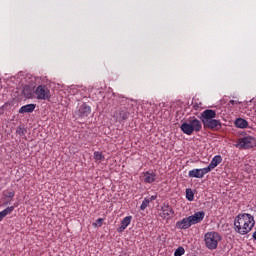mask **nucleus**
Listing matches in <instances>:
<instances>
[{
	"mask_svg": "<svg viewBox=\"0 0 256 256\" xmlns=\"http://www.w3.org/2000/svg\"><path fill=\"white\" fill-rule=\"evenodd\" d=\"M215 117H217V112L211 109L204 110L200 115L204 127L217 131L221 129V121L215 119Z\"/></svg>",
	"mask_w": 256,
	"mask_h": 256,
	"instance_id": "obj_2",
	"label": "nucleus"
},
{
	"mask_svg": "<svg viewBox=\"0 0 256 256\" xmlns=\"http://www.w3.org/2000/svg\"><path fill=\"white\" fill-rule=\"evenodd\" d=\"M103 225V218H98L93 224L94 227H101Z\"/></svg>",
	"mask_w": 256,
	"mask_h": 256,
	"instance_id": "obj_27",
	"label": "nucleus"
},
{
	"mask_svg": "<svg viewBox=\"0 0 256 256\" xmlns=\"http://www.w3.org/2000/svg\"><path fill=\"white\" fill-rule=\"evenodd\" d=\"M173 215H175L173 207L168 203H163L161 206L160 217L166 221H169Z\"/></svg>",
	"mask_w": 256,
	"mask_h": 256,
	"instance_id": "obj_9",
	"label": "nucleus"
},
{
	"mask_svg": "<svg viewBox=\"0 0 256 256\" xmlns=\"http://www.w3.org/2000/svg\"><path fill=\"white\" fill-rule=\"evenodd\" d=\"M192 107L195 111H200V109H203V103L195 100L194 102H192Z\"/></svg>",
	"mask_w": 256,
	"mask_h": 256,
	"instance_id": "obj_22",
	"label": "nucleus"
},
{
	"mask_svg": "<svg viewBox=\"0 0 256 256\" xmlns=\"http://www.w3.org/2000/svg\"><path fill=\"white\" fill-rule=\"evenodd\" d=\"M188 218L190 219L191 225H197L198 223H201V221L205 219V212H196L193 215L188 216Z\"/></svg>",
	"mask_w": 256,
	"mask_h": 256,
	"instance_id": "obj_12",
	"label": "nucleus"
},
{
	"mask_svg": "<svg viewBox=\"0 0 256 256\" xmlns=\"http://www.w3.org/2000/svg\"><path fill=\"white\" fill-rule=\"evenodd\" d=\"M223 237L215 231L207 232L204 235V243L210 251H214V249H217L219 245V241H221Z\"/></svg>",
	"mask_w": 256,
	"mask_h": 256,
	"instance_id": "obj_4",
	"label": "nucleus"
},
{
	"mask_svg": "<svg viewBox=\"0 0 256 256\" xmlns=\"http://www.w3.org/2000/svg\"><path fill=\"white\" fill-rule=\"evenodd\" d=\"M94 160L96 161V163H101V162L105 161V156L100 151H95L94 152Z\"/></svg>",
	"mask_w": 256,
	"mask_h": 256,
	"instance_id": "obj_20",
	"label": "nucleus"
},
{
	"mask_svg": "<svg viewBox=\"0 0 256 256\" xmlns=\"http://www.w3.org/2000/svg\"><path fill=\"white\" fill-rule=\"evenodd\" d=\"M236 147H240V149H253V147H256V138L247 135L238 140V144Z\"/></svg>",
	"mask_w": 256,
	"mask_h": 256,
	"instance_id": "obj_6",
	"label": "nucleus"
},
{
	"mask_svg": "<svg viewBox=\"0 0 256 256\" xmlns=\"http://www.w3.org/2000/svg\"><path fill=\"white\" fill-rule=\"evenodd\" d=\"M209 173V170L207 168H196L192 169L188 172V177L194 178V179H203L205 175Z\"/></svg>",
	"mask_w": 256,
	"mask_h": 256,
	"instance_id": "obj_10",
	"label": "nucleus"
},
{
	"mask_svg": "<svg viewBox=\"0 0 256 256\" xmlns=\"http://www.w3.org/2000/svg\"><path fill=\"white\" fill-rule=\"evenodd\" d=\"M129 110L126 107L115 108L111 113V117L116 123H125L129 119Z\"/></svg>",
	"mask_w": 256,
	"mask_h": 256,
	"instance_id": "obj_5",
	"label": "nucleus"
},
{
	"mask_svg": "<svg viewBox=\"0 0 256 256\" xmlns=\"http://www.w3.org/2000/svg\"><path fill=\"white\" fill-rule=\"evenodd\" d=\"M35 104H26L19 109L20 114L33 113L35 111Z\"/></svg>",
	"mask_w": 256,
	"mask_h": 256,
	"instance_id": "obj_18",
	"label": "nucleus"
},
{
	"mask_svg": "<svg viewBox=\"0 0 256 256\" xmlns=\"http://www.w3.org/2000/svg\"><path fill=\"white\" fill-rule=\"evenodd\" d=\"M222 161H223V157H221V155L214 156L212 158L210 164L206 167L208 173H210V171H213V169H215V167L220 165V163H222Z\"/></svg>",
	"mask_w": 256,
	"mask_h": 256,
	"instance_id": "obj_14",
	"label": "nucleus"
},
{
	"mask_svg": "<svg viewBox=\"0 0 256 256\" xmlns=\"http://www.w3.org/2000/svg\"><path fill=\"white\" fill-rule=\"evenodd\" d=\"M234 125L237 129H247V127H249V122L244 118H236Z\"/></svg>",
	"mask_w": 256,
	"mask_h": 256,
	"instance_id": "obj_17",
	"label": "nucleus"
},
{
	"mask_svg": "<svg viewBox=\"0 0 256 256\" xmlns=\"http://www.w3.org/2000/svg\"><path fill=\"white\" fill-rule=\"evenodd\" d=\"M109 105H115V102L111 103V102H108Z\"/></svg>",
	"mask_w": 256,
	"mask_h": 256,
	"instance_id": "obj_32",
	"label": "nucleus"
},
{
	"mask_svg": "<svg viewBox=\"0 0 256 256\" xmlns=\"http://www.w3.org/2000/svg\"><path fill=\"white\" fill-rule=\"evenodd\" d=\"M157 181V174L153 171L144 172V183L152 184Z\"/></svg>",
	"mask_w": 256,
	"mask_h": 256,
	"instance_id": "obj_16",
	"label": "nucleus"
},
{
	"mask_svg": "<svg viewBox=\"0 0 256 256\" xmlns=\"http://www.w3.org/2000/svg\"><path fill=\"white\" fill-rule=\"evenodd\" d=\"M35 95L40 101H49V99H51V91L47 85H39L36 87Z\"/></svg>",
	"mask_w": 256,
	"mask_h": 256,
	"instance_id": "obj_7",
	"label": "nucleus"
},
{
	"mask_svg": "<svg viewBox=\"0 0 256 256\" xmlns=\"http://www.w3.org/2000/svg\"><path fill=\"white\" fill-rule=\"evenodd\" d=\"M203 125L201 121L195 117L190 118L188 122H184L181 124L180 129L185 135H193V132L199 133L201 131Z\"/></svg>",
	"mask_w": 256,
	"mask_h": 256,
	"instance_id": "obj_3",
	"label": "nucleus"
},
{
	"mask_svg": "<svg viewBox=\"0 0 256 256\" xmlns=\"http://www.w3.org/2000/svg\"><path fill=\"white\" fill-rule=\"evenodd\" d=\"M186 199L188 201H193L195 199V194L193 193V190H191V188L186 189Z\"/></svg>",
	"mask_w": 256,
	"mask_h": 256,
	"instance_id": "obj_21",
	"label": "nucleus"
},
{
	"mask_svg": "<svg viewBox=\"0 0 256 256\" xmlns=\"http://www.w3.org/2000/svg\"><path fill=\"white\" fill-rule=\"evenodd\" d=\"M229 104H230V105H239V104H241V102H239V101H237V100H230V101H229Z\"/></svg>",
	"mask_w": 256,
	"mask_h": 256,
	"instance_id": "obj_29",
	"label": "nucleus"
},
{
	"mask_svg": "<svg viewBox=\"0 0 256 256\" xmlns=\"http://www.w3.org/2000/svg\"><path fill=\"white\" fill-rule=\"evenodd\" d=\"M16 133H18V135H25V130L23 129V128H18L17 130H16Z\"/></svg>",
	"mask_w": 256,
	"mask_h": 256,
	"instance_id": "obj_28",
	"label": "nucleus"
},
{
	"mask_svg": "<svg viewBox=\"0 0 256 256\" xmlns=\"http://www.w3.org/2000/svg\"><path fill=\"white\" fill-rule=\"evenodd\" d=\"M74 115L78 119H85V118L89 117V115H91V106L87 105V103L80 104L76 108Z\"/></svg>",
	"mask_w": 256,
	"mask_h": 256,
	"instance_id": "obj_8",
	"label": "nucleus"
},
{
	"mask_svg": "<svg viewBox=\"0 0 256 256\" xmlns=\"http://www.w3.org/2000/svg\"><path fill=\"white\" fill-rule=\"evenodd\" d=\"M3 195L6 199H13V197H15V192L14 191H9V190H5L3 192Z\"/></svg>",
	"mask_w": 256,
	"mask_h": 256,
	"instance_id": "obj_24",
	"label": "nucleus"
},
{
	"mask_svg": "<svg viewBox=\"0 0 256 256\" xmlns=\"http://www.w3.org/2000/svg\"><path fill=\"white\" fill-rule=\"evenodd\" d=\"M252 237L256 241V231L253 233Z\"/></svg>",
	"mask_w": 256,
	"mask_h": 256,
	"instance_id": "obj_31",
	"label": "nucleus"
},
{
	"mask_svg": "<svg viewBox=\"0 0 256 256\" xmlns=\"http://www.w3.org/2000/svg\"><path fill=\"white\" fill-rule=\"evenodd\" d=\"M133 220V216H126L124 219L121 221V225L118 227L117 231L118 233H123L125 229L131 225V221Z\"/></svg>",
	"mask_w": 256,
	"mask_h": 256,
	"instance_id": "obj_15",
	"label": "nucleus"
},
{
	"mask_svg": "<svg viewBox=\"0 0 256 256\" xmlns=\"http://www.w3.org/2000/svg\"><path fill=\"white\" fill-rule=\"evenodd\" d=\"M255 227V217L249 213L238 214L234 218V231L238 235H247Z\"/></svg>",
	"mask_w": 256,
	"mask_h": 256,
	"instance_id": "obj_1",
	"label": "nucleus"
},
{
	"mask_svg": "<svg viewBox=\"0 0 256 256\" xmlns=\"http://www.w3.org/2000/svg\"><path fill=\"white\" fill-rule=\"evenodd\" d=\"M14 210H15V207L13 206L7 207L4 210H2L0 212V221H3V219H5V217H7L9 213H13Z\"/></svg>",
	"mask_w": 256,
	"mask_h": 256,
	"instance_id": "obj_19",
	"label": "nucleus"
},
{
	"mask_svg": "<svg viewBox=\"0 0 256 256\" xmlns=\"http://www.w3.org/2000/svg\"><path fill=\"white\" fill-rule=\"evenodd\" d=\"M191 226L193 225L191 224L189 216L177 221L175 224L176 229H180L183 231H186V229H189Z\"/></svg>",
	"mask_w": 256,
	"mask_h": 256,
	"instance_id": "obj_13",
	"label": "nucleus"
},
{
	"mask_svg": "<svg viewBox=\"0 0 256 256\" xmlns=\"http://www.w3.org/2000/svg\"><path fill=\"white\" fill-rule=\"evenodd\" d=\"M182 255H185V248H183V246H180L175 250L174 256H182Z\"/></svg>",
	"mask_w": 256,
	"mask_h": 256,
	"instance_id": "obj_25",
	"label": "nucleus"
},
{
	"mask_svg": "<svg viewBox=\"0 0 256 256\" xmlns=\"http://www.w3.org/2000/svg\"><path fill=\"white\" fill-rule=\"evenodd\" d=\"M67 91L70 95H80V97H84L85 91H87V89L83 86L72 85L67 88Z\"/></svg>",
	"mask_w": 256,
	"mask_h": 256,
	"instance_id": "obj_11",
	"label": "nucleus"
},
{
	"mask_svg": "<svg viewBox=\"0 0 256 256\" xmlns=\"http://www.w3.org/2000/svg\"><path fill=\"white\" fill-rule=\"evenodd\" d=\"M155 199H157V195H152L150 198H148V201H155Z\"/></svg>",
	"mask_w": 256,
	"mask_h": 256,
	"instance_id": "obj_30",
	"label": "nucleus"
},
{
	"mask_svg": "<svg viewBox=\"0 0 256 256\" xmlns=\"http://www.w3.org/2000/svg\"><path fill=\"white\" fill-rule=\"evenodd\" d=\"M150 200L149 198H144L142 204L140 205V211H145L146 207H149Z\"/></svg>",
	"mask_w": 256,
	"mask_h": 256,
	"instance_id": "obj_23",
	"label": "nucleus"
},
{
	"mask_svg": "<svg viewBox=\"0 0 256 256\" xmlns=\"http://www.w3.org/2000/svg\"><path fill=\"white\" fill-rule=\"evenodd\" d=\"M112 101H118L119 103H123L125 101V98L112 94Z\"/></svg>",
	"mask_w": 256,
	"mask_h": 256,
	"instance_id": "obj_26",
	"label": "nucleus"
}]
</instances>
